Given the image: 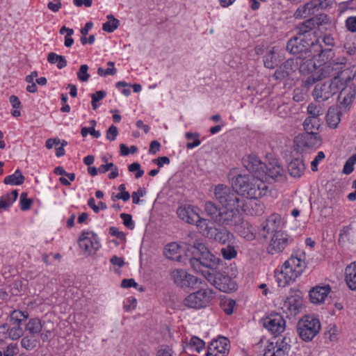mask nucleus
<instances>
[{
  "label": "nucleus",
  "mask_w": 356,
  "mask_h": 356,
  "mask_svg": "<svg viewBox=\"0 0 356 356\" xmlns=\"http://www.w3.org/2000/svg\"><path fill=\"white\" fill-rule=\"evenodd\" d=\"M286 50L291 54L297 56V58L304 60L307 58H317L325 62L323 57H328L331 49H323L322 46L316 41L305 38L303 36L296 35L291 38L286 43Z\"/></svg>",
  "instance_id": "obj_1"
},
{
  "label": "nucleus",
  "mask_w": 356,
  "mask_h": 356,
  "mask_svg": "<svg viewBox=\"0 0 356 356\" xmlns=\"http://www.w3.org/2000/svg\"><path fill=\"white\" fill-rule=\"evenodd\" d=\"M185 245L186 255L190 257V264L195 271H202V267L214 268L220 261L200 241H195L193 245Z\"/></svg>",
  "instance_id": "obj_2"
},
{
  "label": "nucleus",
  "mask_w": 356,
  "mask_h": 356,
  "mask_svg": "<svg viewBox=\"0 0 356 356\" xmlns=\"http://www.w3.org/2000/svg\"><path fill=\"white\" fill-rule=\"evenodd\" d=\"M305 254L301 253L291 255L283 264L279 273H275V279L278 285L284 287L293 282L302 275L306 268Z\"/></svg>",
  "instance_id": "obj_3"
},
{
  "label": "nucleus",
  "mask_w": 356,
  "mask_h": 356,
  "mask_svg": "<svg viewBox=\"0 0 356 356\" xmlns=\"http://www.w3.org/2000/svg\"><path fill=\"white\" fill-rule=\"evenodd\" d=\"M263 177H248L245 175H238L233 184L236 187L238 188L244 195L250 199H258L264 196L268 191V186L266 183L262 181Z\"/></svg>",
  "instance_id": "obj_4"
},
{
  "label": "nucleus",
  "mask_w": 356,
  "mask_h": 356,
  "mask_svg": "<svg viewBox=\"0 0 356 356\" xmlns=\"http://www.w3.org/2000/svg\"><path fill=\"white\" fill-rule=\"evenodd\" d=\"M346 63L347 59L345 57H341L336 58L330 63H325L317 72L308 75V76L302 81V86L305 88V91H307L309 87L316 81L328 77L330 75H334V74H332L334 70H341L343 65L346 64Z\"/></svg>",
  "instance_id": "obj_5"
},
{
  "label": "nucleus",
  "mask_w": 356,
  "mask_h": 356,
  "mask_svg": "<svg viewBox=\"0 0 356 356\" xmlns=\"http://www.w3.org/2000/svg\"><path fill=\"white\" fill-rule=\"evenodd\" d=\"M320 330V321L312 315L302 316L297 324V332L299 337L305 341H312Z\"/></svg>",
  "instance_id": "obj_6"
},
{
  "label": "nucleus",
  "mask_w": 356,
  "mask_h": 356,
  "mask_svg": "<svg viewBox=\"0 0 356 356\" xmlns=\"http://www.w3.org/2000/svg\"><path fill=\"white\" fill-rule=\"evenodd\" d=\"M214 195L223 207L244 206L243 198L232 187L218 184L215 187Z\"/></svg>",
  "instance_id": "obj_7"
},
{
  "label": "nucleus",
  "mask_w": 356,
  "mask_h": 356,
  "mask_svg": "<svg viewBox=\"0 0 356 356\" xmlns=\"http://www.w3.org/2000/svg\"><path fill=\"white\" fill-rule=\"evenodd\" d=\"M333 76L334 77L331 80L315 86L312 95L316 100L324 102L339 92L342 83L338 76L336 74Z\"/></svg>",
  "instance_id": "obj_8"
},
{
  "label": "nucleus",
  "mask_w": 356,
  "mask_h": 356,
  "mask_svg": "<svg viewBox=\"0 0 356 356\" xmlns=\"http://www.w3.org/2000/svg\"><path fill=\"white\" fill-rule=\"evenodd\" d=\"M212 297L213 291L211 289H200L186 297L183 304L189 308L201 309L209 305Z\"/></svg>",
  "instance_id": "obj_9"
},
{
  "label": "nucleus",
  "mask_w": 356,
  "mask_h": 356,
  "mask_svg": "<svg viewBox=\"0 0 356 356\" xmlns=\"http://www.w3.org/2000/svg\"><path fill=\"white\" fill-rule=\"evenodd\" d=\"M269 237L270 241L266 251L268 254L272 255L282 252L291 241L289 236L284 232L274 233Z\"/></svg>",
  "instance_id": "obj_10"
},
{
  "label": "nucleus",
  "mask_w": 356,
  "mask_h": 356,
  "mask_svg": "<svg viewBox=\"0 0 356 356\" xmlns=\"http://www.w3.org/2000/svg\"><path fill=\"white\" fill-rule=\"evenodd\" d=\"M79 244L87 255L95 254L100 247L97 235L91 232H83L79 237Z\"/></svg>",
  "instance_id": "obj_11"
},
{
  "label": "nucleus",
  "mask_w": 356,
  "mask_h": 356,
  "mask_svg": "<svg viewBox=\"0 0 356 356\" xmlns=\"http://www.w3.org/2000/svg\"><path fill=\"white\" fill-rule=\"evenodd\" d=\"M243 164L249 172L254 175V177H264L266 164L264 163L257 156L248 154L244 156Z\"/></svg>",
  "instance_id": "obj_12"
},
{
  "label": "nucleus",
  "mask_w": 356,
  "mask_h": 356,
  "mask_svg": "<svg viewBox=\"0 0 356 356\" xmlns=\"http://www.w3.org/2000/svg\"><path fill=\"white\" fill-rule=\"evenodd\" d=\"M263 326L273 334H280L285 329V321L277 313L271 314L262 319Z\"/></svg>",
  "instance_id": "obj_13"
},
{
  "label": "nucleus",
  "mask_w": 356,
  "mask_h": 356,
  "mask_svg": "<svg viewBox=\"0 0 356 356\" xmlns=\"http://www.w3.org/2000/svg\"><path fill=\"white\" fill-rule=\"evenodd\" d=\"M345 66L346 64L343 65L341 70H334L332 74L338 76L342 85L345 84L346 87L351 88L356 90V66L353 65L342 70Z\"/></svg>",
  "instance_id": "obj_14"
},
{
  "label": "nucleus",
  "mask_w": 356,
  "mask_h": 356,
  "mask_svg": "<svg viewBox=\"0 0 356 356\" xmlns=\"http://www.w3.org/2000/svg\"><path fill=\"white\" fill-rule=\"evenodd\" d=\"M244 206L223 207L217 222L225 225H234L238 218L239 209L244 210Z\"/></svg>",
  "instance_id": "obj_15"
},
{
  "label": "nucleus",
  "mask_w": 356,
  "mask_h": 356,
  "mask_svg": "<svg viewBox=\"0 0 356 356\" xmlns=\"http://www.w3.org/2000/svg\"><path fill=\"white\" fill-rule=\"evenodd\" d=\"M213 284L216 289L222 292L234 291L236 288V283L227 275L220 272H216L213 275Z\"/></svg>",
  "instance_id": "obj_16"
},
{
  "label": "nucleus",
  "mask_w": 356,
  "mask_h": 356,
  "mask_svg": "<svg viewBox=\"0 0 356 356\" xmlns=\"http://www.w3.org/2000/svg\"><path fill=\"white\" fill-rule=\"evenodd\" d=\"M264 237L268 238L274 233L283 232L281 226V217L278 214H272L261 225Z\"/></svg>",
  "instance_id": "obj_17"
},
{
  "label": "nucleus",
  "mask_w": 356,
  "mask_h": 356,
  "mask_svg": "<svg viewBox=\"0 0 356 356\" xmlns=\"http://www.w3.org/2000/svg\"><path fill=\"white\" fill-rule=\"evenodd\" d=\"M171 277L174 282L181 287H188L197 282V278L188 274L182 269H176L171 272Z\"/></svg>",
  "instance_id": "obj_18"
},
{
  "label": "nucleus",
  "mask_w": 356,
  "mask_h": 356,
  "mask_svg": "<svg viewBox=\"0 0 356 356\" xmlns=\"http://www.w3.org/2000/svg\"><path fill=\"white\" fill-rule=\"evenodd\" d=\"M330 291L331 288L328 284L316 286L309 291V299L314 304H321L324 302Z\"/></svg>",
  "instance_id": "obj_19"
},
{
  "label": "nucleus",
  "mask_w": 356,
  "mask_h": 356,
  "mask_svg": "<svg viewBox=\"0 0 356 356\" xmlns=\"http://www.w3.org/2000/svg\"><path fill=\"white\" fill-rule=\"evenodd\" d=\"M302 306V300L297 296H290L283 302L282 309L287 316H296Z\"/></svg>",
  "instance_id": "obj_20"
},
{
  "label": "nucleus",
  "mask_w": 356,
  "mask_h": 356,
  "mask_svg": "<svg viewBox=\"0 0 356 356\" xmlns=\"http://www.w3.org/2000/svg\"><path fill=\"white\" fill-rule=\"evenodd\" d=\"M296 65L293 59H288L275 72L273 77L276 80H283L289 77L296 70Z\"/></svg>",
  "instance_id": "obj_21"
},
{
  "label": "nucleus",
  "mask_w": 356,
  "mask_h": 356,
  "mask_svg": "<svg viewBox=\"0 0 356 356\" xmlns=\"http://www.w3.org/2000/svg\"><path fill=\"white\" fill-rule=\"evenodd\" d=\"M197 208L188 205L181 207L177 209L179 218L189 224H195V221L199 220V214L197 212Z\"/></svg>",
  "instance_id": "obj_22"
},
{
  "label": "nucleus",
  "mask_w": 356,
  "mask_h": 356,
  "mask_svg": "<svg viewBox=\"0 0 356 356\" xmlns=\"http://www.w3.org/2000/svg\"><path fill=\"white\" fill-rule=\"evenodd\" d=\"M229 350V341L226 337H220L218 339L213 340L211 342L208 347L207 353H212L216 354V356H219L220 353H223V356L226 355V353Z\"/></svg>",
  "instance_id": "obj_23"
},
{
  "label": "nucleus",
  "mask_w": 356,
  "mask_h": 356,
  "mask_svg": "<svg viewBox=\"0 0 356 356\" xmlns=\"http://www.w3.org/2000/svg\"><path fill=\"white\" fill-rule=\"evenodd\" d=\"M284 172L282 166L275 159H273L266 164L265 168V174L264 177L268 176V177L275 179L279 177H282Z\"/></svg>",
  "instance_id": "obj_24"
},
{
  "label": "nucleus",
  "mask_w": 356,
  "mask_h": 356,
  "mask_svg": "<svg viewBox=\"0 0 356 356\" xmlns=\"http://www.w3.org/2000/svg\"><path fill=\"white\" fill-rule=\"evenodd\" d=\"M356 90L351 88L344 87L340 91L338 96V101L341 107L346 108L349 105L352 104L355 99Z\"/></svg>",
  "instance_id": "obj_25"
},
{
  "label": "nucleus",
  "mask_w": 356,
  "mask_h": 356,
  "mask_svg": "<svg viewBox=\"0 0 356 356\" xmlns=\"http://www.w3.org/2000/svg\"><path fill=\"white\" fill-rule=\"evenodd\" d=\"M302 147L313 149L320 147L321 139L318 133H307L300 138Z\"/></svg>",
  "instance_id": "obj_26"
},
{
  "label": "nucleus",
  "mask_w": 356,
  "mask_h": 356,
  "mask_svg": "<svg viewBox=\"0 0 356 356\" xmlns=\"http://www.w3.org/2000/svg\"><path fill=\"white\" fill-rule=\"evenodd\" d=\"M182 248L175 242L168 244L164 249V254L168 259L180 261Z\"/></svg>",
  "instance_id": "obj_27"
},
{
  "label": "nucleus",
  "mask_w": 356,
  "mask_h": 356,
  "mask_svg": "<svg viewBox=\"0 0 356 356\" xmlns=\"http://www.w3.org/2000/svg\"><path fill=\"white\" fill-rule=\"evenodd\" d=\"M279 54L278 49L275 47H273L264 57L265 67L269 69L274 68L281 60L282 56Z\"/></svg>",
  "instance_id": "obj_28"
},
{
  "label": "nucleus",
  "mask_w": 356,
  "mask_h": 356,
  "mask_svg": "<svg viewBox=\"0 0 356 356\" xmlns=\"http://www.w3.org/2000/svg\"><path fill=\"white\" fill-rule=\"evenodd\" d=\"M321 3L317 4L314 2H309L299 7L294 13L296 18H305L314 13V10L318 8Z\"/></svg>",
  "instance_id": "obj_29"
},
{
  "label": "nucleus",
  "mask_w": 356,
  "mask_h": 356,
  "mask_svg": "<svg viewBox=\"0 0 356 356\" xmlns=\"http://www.w3.org/2000/svg\"><path fill=\"white\" fill-rule=\"evenodd\" d=\"M305 170V165L303 161L300 159L292 160L288 165V171L291 176L293 177H300Z\"/></svg>",
  "instance_id": "obj_30"
},
{
  "label": "nucleus",
  "mask_w": 356,
  "mask_h": 356,
  "mask_svg": "<svg viewBox=\"0 0 356 356\" xmlns=\"http://www.w3.org/2000/svg\"><path fill=\"white\" fill-rule=\"evenodd\" d=\"M345 275V280L348 287L352 290H356V261L346 268Z\"/></svg>",
  "instance_id": "obj_31"
},
{
  "label": "nucleus",
  "mask_w": 356,
  "mask_h": 356,
  "mask_svg": "<svg viewBox=\"0 0 356 356\" xmlns=\"http://www.w3.org/2000/svg\"><path fill=\"white\" fill-rule=\"evenodd\" d=\"M314 58H307L305 62L300 65L299 70L302 74L309 75L312 74L322 67L323 66L317 67L313 60Z\"/></svg>",
  "instance_id": "obj_32"
},
{
  "label": "nucleus",
  "mask_w": 356,
  "mask_h": 356,
  "mask_svg": "<svg viewBox=\"0 0 356 356\" xmlns=\"http://www.w3.org/2000/svg\"><path fill=\"white\" fill-rule=\"evenodd\" d=\"M340 120V112L334 108H330L326 115L327 125L330 128L335 129L337 127Z\"/></svg>",
  "instance_id": "obj_33"
},
{
  "label": "nucleus",
  "mask_w": 356,
  "mask_h": 356,
  "mask_svg": "<svg viewBox=\"0 0 356 356\" xmlns=\"http://www.w3.org/2000/svg\"><path fill=\"white\" fill-rule=\"evenodd\" d=\"M211 232L208 238H213L222 244H225L229 239L230 234L225 229H218L214 228L211 229Z\"/></svg>",
  "instance_id": "obj_34"
},
{
  "label": "nucleus",
  "mask_w": 356,
  "mask_h": 356,
  "mask_svg": "<svg viewBox=\"0 0 356 356\" xmlns=\"http://www.w3.org/2000/svg\"><path fill=\"white\" fill-rule=\"evenodd\" d=\"M222 208L218 207L216 204L212 202H207L204 204V210L207 215L215 222H217L220 216Z\"/></svg>",
  "instance_id": "obj_35"
},
{
  "label": "nucleus",
  "mask_w": 356,
  "mask_h": 356,
  "mask_svg": "<svg viewBox=\"0 0 356 356\" xmlns=\"http://www.w3.org/2000/svg\"><path fill=\"white\" fill-rule=\"evenodd\" d=\"M18 192L17 190L13 191L10 193L3 195L0 198V210L7 209L17 200Z\"/></svg>",
  "instance_id": "obj_36"
},
{
  "label": "nucleus",
  "mask_w": 356,
  "mask_h": 356,
  "mask_svg": "<svg viewBox=\"0 0 356 356\" xmlns=\"http://www.w3.org/2000/svg\"><path fill=\"white\" fill-rule=\"evenodd\" d=\"M321 126V120L319 118H307L304 122L303 127L307 133H318Z\"/></svg>",
  "instance_id": "obj_37"
},
{
  "label": "nucleus",
  "mask_w": 356,
  "mask_h": 356,
  "mask_svg": "<svg viewBox=\"0 0 356 356\" xmlns=\"http://www.w3.org/2000/svg\"><path fill=\"white\" fill-rule=\"evenodd\" d=\"M25 180L24 176L19 170H17L14 174L7 176L4 179V184L9 185H21Z\"/></svg>",
  "instance_id": "obj_38"
},
{
  "label": "nucleus",
  "mask_w": 356,
  "mask_h": 356,
  "mask_svg": "<svg viewBox=\"0 0 356 356\" xmlns=\"http://www.w3.org/2000/svg\"><path fill=\"white\" fill-rule=\"evenodd\" d=\"M47 60L51 64H56V67L59 70L65 67L67 63L63 56L58 55L54 52H51L48 54Z\"/></svg>",
  "instance_id": "obj_39"
},
{
  "label": "nucleus",
  "mask_w": 356,
  "mask_h": 356,
  "mask_svg": "<svg viewBox=\"0 0 356 356\" xmlns=\"http://www.w3.org/2000/svg\"><path fill=\"white\" fill-rule=\"evenodd\" d=\"M29 313L26 311L22 312L19 310H14L11 312L10 315V320L12 325H21L22 323L28 318Z\"/></svg>",
  "instance_id": "obj_40"
},
{
  "label": "nucleus",
  "mask_w": 356,
  "mask_h": 356,
  "mask_svg": "<svg viewBox=\"0 0 356 356\" xmlns=\"http://www.w3.org/2000/svg\"><path fill=\"white\" fill-rule=\"evenodd\" d=\"M195 224H196L200 232L207 238L212 232L211 229H213L215 228L211 226H209V222L207 219L202 218L200 216L199 220L195 221Z\"/></svg>",
  "instance_id": "obj_41"
},
{
  "label": "nucleus",
  "mask_w": 356,
  "mask_h": 356,
  "mask_svg": "<svg viewBox=\"0 0 356 356\" xmlns=\"http://www.w3.org/2000/svg\"><path fill=\"white\" fill-rule=\"evenodd\" d=\"M42 325L38 318H31L26 324V330L32 334H38L42 330Z\"/></svg>",
  "instance_id": "obj_42"
},
{
  "label": "nucleus",
  "mask_w": 356,
  "mask_h": 356,
  "mask_svg": "<svg viewBox=\"0 0 356 356\" xmlns=\"http://www.w3.org/2000/svg\"><path fill=\"white\" fill-rule=\"evenodd\" d=\"M221 309L228 315H230L234 312V308L236 305V302L233 299L224 298L220 300Z\"/></svg>",
  "instance_id": "obj_43"
},
{
  "label": "nucleus",
  "mask_w": 356,
  "mask_h": 356,
  "mask_svg": "<svg viewBox=\"0 0 356 356\" xmlns=\"http://www.w3.org/2000/svg\"><path fill=\"white\" fill-rule=\"evenodd\" d=\"M307 111L309 114L308 118H319L320 115H323V109L320 105L314 104H310L307 107Z\"/></svg>",
  "instance_id": "obj_44"
},
{
  "label": "nucleus",
  "mask_w": 356,
  "mask_h": 356,
  "mask_svg": "<svg viewBox=\"0 0 356 356\" xmlns=\"http://www.w3.org/2000/svg\"><path fill=\"white\" fill-rule=\"evenodd\" d=\"M286 347L283 349L277 345L273 347V349L268 348L264 354V356H286L288 353L286 352Z\"/></svg>",
  "instance_id": "obj_45"
},
{
  "label": "nucleus",
  "mask_w": 356,
  "mask_h": 356,
  "mask_svg": "<svg viewBox=\"0 0 356 356\" xmlns=\"http://www.w3.org/2000/svg\"><path fill=\"white\" fill-rule=\"evenodd\" d=\"M186 138L188 140H193V143H188L187 145H186V147L188 149H192V148H194L195 147H197L200 145L201 142L199 139V134H197V133H191V132H187L186 134Z\"/></svg>",
  "instance_id": "obj_46"
},
{
  "label": "nucleus",
  "mask_w": 356,
  "mask_h": 356,
  "mask_svg": "<svg viewBox=\"0 0 356 356\" xmlns=\"http://www.w3.org/2000/svg\"><path fill=\"white\" fill-rule=\"evenodd\" d=\"M220 252L225 259H232L236 256V251L234 246L228 245L226 247L222 248Z\"/></svg>",
  "instance_id": "obj_47"
},
{
  "label": "nucleus",
  "mask_w": 356,
  "mask_h": 356,
  "mask_svg": "<svg viewBox=\"0 0 356 356\" xmlns=\"http://www.w3.org/2000/svg\"><path fill=\"white\" fill-rule=\"evenodd\" d=\"M356 163V153L351 156L346 161L343 168V172L346 175L350 174L354 170V165Z\"/></svg>",
  "instance_id": "obj_48"
},
{
  "label": "nucleus",
  "mask_w": 356,
  "mask_h": 356,
  "mask_svg": "<svg viewBox=\"0 0 356 356\" xmlns=\"http://www.w3.org/2000/svg\"><path fill=\"white\" fill-rule=\"evenodd\" d=\"M13 325V327L8 332V337L13 340H17L23 335L24 330L19 325Z\"/></svg>",
  "instance_id": "obj_49"
},
{
  "label": "nucleus",
  "mask_w": 356,
  "mask_h": 356,
  "mask_svg": "<svg viewBox=\"0 0 356 356\" xmlns=\"http://www.w3.org/2000/svg\"><path fill=\"white\" fill-rule=\"evenodd\" d=\"M106 95V92L104 90H99L95 93L91 94L92 98V107L94 110H96L99 105L97 104V102L100 101L103 98H104Z\"/></svg>",
  "instance_id": "obj_50"
},
{
  "label": "nucleus",
  "mask_w": 356,
  "mask_h": 356,
  "mask_svg": "<svg viewBox=\"0 0 356 356\" xmlns=\"http://www.w3.org/2000/svg\"><path fill=\"white\" fill-rule=\"evenodd\" d=\"M88 66L86 64L81 65L77 72V77L82 82H86L90 78V74L88 72Z\"/></svg>",
  "instance_id": "obj_51"
},
{
  "label": "nucleus",
  "mask_w": 356,
  "mask_h": 356,
  "mask_svg": "<svg viewBox=\"0 0 356 356\" xmlns=\"http://www.w3.org/2000/svg\"><path fill=\"white\" fill-rule=\"evenodd\" d=\"M204 342L197 337H193L189 343V346L198 353L204 348Z\"/></svg>",
  "instance_id": "obj_52"
},
{
  "label": "nucleus",
  "mask_w": 356,
  "mask_h": 356,
  "mask_svg": "<svg viewBox=\"0 0 356 356\" xmlns=\"http://www.w3.org/2000/svg\"><path fill=\"white\" fill-rule=\"evenodd\" d=\"M306 92L307 91H305V88H304L302 86L295 88L293 90V100L297 102L303 101L305 97Z\"/></svg>",
  "instance_id": "obj_53"
},
{
  "label": "nucleus",
  "mask_w": 356,
  "mask_h": 356,
  "mask_svg": "<svg viewBox=\"0 0 356 356\" xmlns=\"http://www.w3.org/2000/svg\"><path fill=\"white\" fill-rule=\"evenodd\" d=\"M27 193H22L20 195V206L22 211H26L31 208L32 200L26 197Z\"/></svg>",
  "instance_id": "obj_54"
},
{
  "label": "nucleus",
  "mask_w": 356,
  "mask_h": 356,
  "mask_svg": "<svg viewBox=\"0 0 356 356\" xmlns=\"http://www.w3.org/2000/svg\"><path fill=\"white\" fill-rule=\"evenodd\" d=\"M128 170L129 172H136L135 177L137 179L141 177L144 174V170L140 169V165L137 162L130 164L128 166Z\"/></svg>",
  "instance_id": "obj_55"
},
{
  "label": "nucleus",
  "mask_w": 356,
  "mask_h": 356,
  "mask_svg": "<svg viewBox=\"0 0 356 356\" xmlns=\"http://www.w3.org/2000/svg\"><path fill=\"white\" fill-rule=\"evenodd\" d=\"M325 156L323 152H318L314 160L311 163L312 170L315 172L318 170V163L325 159Z\"/></svg>",
  "instance_id": "obj_56"
},
{
  "label": "nucleus",
  "mask_w": 356,
  "mask_h": 356,
  "mask_svg": "<svg viewBox=\"0 0 356 356\" xmlns=\"http://www.w3.org/2000/svg\"><path fill=\"white\" fill-rule=\"evenodd\" d=\"M119 26V20H113V22L108 21L103 24V30L108 33L113 32Z\"/></svg>",
  "instance_id": "obj_57"
},
{
  "label": "nucleus",
  "mask_w": 356,
  "mask_h": 356,
  "mask_svg": "<svg viewBox=\"0 0 356 356\" xmlns=\"http://www.w3.org/2000/svg\"><path fill=\"white\" fill-rule=\"evenodd\" d=\"M120 218L122 219L123 224L125 227L129 229H133L134 228V222L130 214L122 213L120 214Z\"/></svg>",
  "instance_id": "obj_58"
},
{
  "label": "nucleus",
  "mask_w": 356,
  "mask_h": 356,
  "mask_svg": "<svg viewBox=\"0 0 356 356\" xmlns=\"http://www.w3.org/2000/svg\"><path fill=\"white\" fill-rule=\"evenodd\" d=\"M312 18L314 19L316 26H319L322 24H327V22L328 21L327 15L323 14V13L316 15V16L313 17Z\"/></svg>",
  "instance_id": "obj_59"
},
{
  "label": "nucleus",
  "mask_w": 356,
  "mask_h": 356,
  "mask_svg": "<svg viewBox=\"0 0 356 356\" xmlns=\"http://www.w3.org/2000/svg\"><path fill=\"white\" fill-rule=\"evenodd\" d=\"M310 31H312L309 27L306 26L304 23H302L297 27V35L298 36H303L305 38H308V37H310L311 35L308 34Z\"/></svg>",
  "instance_id": "obj_60"
},
{
  "label": "nucleus",
  "mask_w": 356,
  "mask_h": 356,
  "mask_svg": "<svg viewBox=\"0 0 356 356\" xmlns=\"http://www.w3.org/2000/svg\"><path fill=\"white\" fill-rule=\"evenodd\" d=\"M118 134V128L114 125H111L106 131V138L111 141H113L115 140Z\"/></svg>",
  "instance_id": "obj_61"
},
{
  "label": "nucleus",
  "mask_w": 356,
  "mask_h": 356,
  "mask_svg": "<svg viewBox=\"0 0 356 356\" xmlns=\"http://www.w3.org/2000/svg\"><path fill=\"white\" fill-rule=\"evenodd\" d=\"M61 0H53L52 1L48 3L47 8L50 10L56 13L61 8Z\"/></svg>",
  "instance_id": "obj_62"
},
{
  "label": "nucleus",
  "mask_w": 356,
  "mask_h": 356,
  "mask_svg": "<svg viewBox=\"0 0 356 356\" xmlns=\"http://www.w3.org/2000/svg\"><path fill=\"white\" fill-rule=\"evenodd\" d=\"M348 29L351 32H356V17H350L346 21Z\"/></svg>",
  "instance_id": "obj_63"
},
{
  "label": "nucleus",
  "mask_w": 356,
  "mask_h": 356,
  "mask_svg": "<svg viewBox=\"0 0 356 356\" xmlns=\"http://www.w3.org/2000/svg\"><path fill=\"white\" fill-rule=\"evenodd\" d=\"M17 346L16 344H9L3 351L4 356H14L16 354Z\"/></svg>",
  "instance_id": "obj_64"
}]
</instances>
